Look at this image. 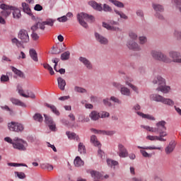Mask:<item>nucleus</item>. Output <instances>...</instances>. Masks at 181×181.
I'll list each match as a JSON object with an SVG mask.
<instances>
[{
  "label": "nucleus",
  "mask_w": 181,
  "mask_h": 181,
  "mask_svg": "<svg viewBox=\"0 0 181 181\" xmlns=\"http://www.w3.org/2000/svg\"><path fill=\"white\" fill-rule=\"evenodd\" d=\"M0 8L3 11L1 13L2 17L6 18L12 13L13 18L18 19L22 16V14H20V9L15 8L13 6H9L5 4H0Z\"/></svg>",
  "instance_id": "nucleus-1"
},
{
  "label": "nucleus",
  "mask_w": 181,
  "mask_h": 181,
  "mask_svg": "<svg viewBox=\"0 0 181 181\" xmlns=\"http://www.w3.org/2000/svg\"><path fill=\"white\" fill-rule=\"evenodd\" d=\"M4 141H5V142H7L10 144H12V146L15 149H17L18 151H22L26 150L27 142H25L22 139H18V137H15L13 138V139H10V137H5L4 139Z\"/></svg>",
  "instance_id": "nucleus-2"
},
{
  "label": "nucleus",
  "mask_w": 181,
  "mask_h": 181,
  "mask_svg": "<svg viewBox=\"0 0 181 181\" xmlns=\"http://www.w3.org/2000/svg\"><path fill=\"white\" fill-rule=\"evenodd\" d=\"M141 128L146 129L148 132L160 134V133H166L165 132V122L160 121L158 123H156V127H151L149 126L141 125Z\"/></svg>",
  "instance_id": "nucleus-3"
},
{
  "label": "nucleus",
  "mask_w": 181,
  "mask_h": 181,
  "mask_svg": "<svg viewBox=\"0 0 181 181\" xmlns=\"http://www.w3.org/2000/svg\"><path fill=\"white\" fill-rule=\"evenodd\" d=\"M153 84L158 85V88H156V91L161 92L164 94H168L170 90V88L168 86H165V81L163 77L157 76L153 81Z\"/></svg>",
  "instance_id": "nucleus-4"
},
{
  "label": "nucleus",
  "mask_w": 181,
  "mask_h": 181,
  "mask_svg": "<svg viewBox=\"0 0 181 181\" xmlns=\"http://www.w3.org/2000/svg\"><path fill=\"white\" fill-rule=\"evenodd\" d=\"M76 20L83 28H88L86 22L92 23L95 21V18L85 13H80L76 15Z\"/></svg>",
  "instance_id": "nucleus-5"
},
{
  "label": "nucleus",
  "mask_w": 181,
  "mask_h": 181,
  "mask_svg": "<svg viewBox=\"0 0 181 181\" xmlns=\"http://www.w3.org/2000/svg\"><path fill=\"white\" fill-rule=\"evenodd\" d=\"M149 98L151 99V101H154L156 103H161L163 105H168V106H173L174 105V101L173 100H170L169 98H165L163 97L160 95L154 93L149 96Z\"/></svg>",
  "instance_id": "nucleus-6"
},
{
  "label": "nucleus",
  "mask_w": 181,
  "mask_h": 181,
  "mask_svg": "<svg viewBox=\"0 0 181 181\" xmlns=\"http://www.w3.org/2000/svg\"><path fill=\"white\" fill-rule=\"evenodd\" d=\"M150 54H151V57H153L156 61L163 62L166 64L170 63V59H169L168 57H165L163 52L157 50H153Z\"/></svg>",
  "instance_id": "nucleus-7"
},
{
  "label": "nucleus",
  "mask_w": 181,
  "mask_h": 181,
  "mask_svg": "<svg viewBox=\"0 0 181 181\" xmlns=\"http://www.w3.org/2000/svg\"><path fill=\"white\" fill-rule=\"evenodd\" d=\"M88 5H90L91 8H93L96 11H105V12H111V7L107 4H103V6H101V4L96 3L95 1H90L88 2Z\"/></svg>",
  "instance_id": "nucleus-8"
},
{
  "label": "nucleus",
  "mask_w": 181,
  "mask_h": 181,
  "mask_svg": "<svg viewBox=\"0 0 181 181\" xmlns=\"http://www.w3.org/2000/svg\"><path fill=\"white\" fill-rule=\"evenodd\" d=\"M53 23H54V20L52 18H48L45 21L42 23H37V25L32 26V31H35L37 29H40L42 30H45V25L53 26Z\"/></svg>",
  "instance_id": "nucleus-9"
},
{
  "label": "nucleus",
  "mask_w": 181,
  "mask_h": 181,
  "mask_svg": "<svg viewBox=\"0 0 181 181\" xmlns=\"http://www.w3.org/2000/svg\"><path fill=\"white\" fill-rule=\"evenodd\" d=\"M158 134H159V136H151V135L146 136V140L151 141H158L161 142H165V139H164V137L168 136V133L161 132Z\"/></svg>",
  "instance_id": "nucleus-10"
},
{
  "label": "nucleus",
  "mask_w": 181,
  "mask_h": 181,
  "mask_svg": "<svg viewBox=\"0 0 181 181\" xmlns=\"http://www.w3.org/2000/svg\"><path fill=\"white\" fill-rule=\"evenodd\" d=\"M8 127L10 132H22V131H23V125L20 124L17 122H10L8 123Z\"/></svg>",
  "instance_id": "nucleus-11"
},
{
  "label": "nucleus",
  "mask_w": 181,
  "mask_h": 181,
  "mask_svg": "<svg viewBox=\"0 0 181 181\" xmlns=\"http://www.w3.org/2000/svg\"><path fill=\"white\" fill-rule=\"evenodd\" d=\"M18 39L22 40V43H28L29 41L28 33L27 30H21L18 32Z\"/></svg>",
  "instance_id": "nucleus-12"
},
{
  "label": "nucleus",
  "mask_w": 181,
  "mask_h": 181,
  "mask_svg": "<svg viewBox=\"0 0 181 181\" xmlns=\"http://www.w3.org/2000/svg\"><path fill=\"white\" fill-rule=\"evenodd\" d=\"M118 156L119 158L128 157V150L126 149L124 145L119 144H118Z\"/></svg>",
  "instance_id": "nucleus-13"
},
{
  "label": "nucleus",
  "mask_w": 181,
  "mask_h": 181,
  "mask_svg": "<svg viewBox=\"0 0 181 181\" xmlns=\"http://www.w3.org/2000/svg\"><path fill=\"white\" fill-rule=\"evenodd\" d=\"M78 61H80V62L83 64V66H85V67H86V69H93V65L91 64V62L86 57H80V58H78Z\"/></svg>",
  "instance_id": "nucleus-14"
},
{
  "label": "nucleus",
  "mask_w": 181,
  "mask_h": 181,
  "mask_svg": "<svg viewBox=\"0 0 181 181\" xmlns=\"http://www.w3.org/2000/svg\"><path fill=\"white\" fill-rule=\"evenodd\" d=\"M153 8L156 12H157L156 13V17L159 18V20H163V16L159 14V13H161L164 11L163 6H160L159 4H153Z\"/></svg>",
  "instance_id": "nucleus-15"
},
{
  "label": "nucleus",
  "mask_w": 181,
  "mask_h": 181,
  "mask_svg": "<svg viewBox=\"0 0 181 181\" xmlns=\"http://www.w3.org/2000/svg\"><path fill=\"white\" fill-rule=\"evenodd\" d=\"M17 92L20 95V96H22L25 98H32L35 99V94L33 93H30L28 95H25L23 93V90L22 89V86H17Z\"/></svg>",
  "instance_id": "nucleus-16"
},
{
  "label": "nucleus",
  "mask_w": 181,
  "mask_h": 181,
  "mask_svg": "<svg viewBox=\"0 0 181 181\" xmlns=\"http://www.w3.org/2000/svg\"><path fill=\"white\" fill-rule=\"evenodd\" d=\"M43 117H45V124L48 125V128L54 132V123L53 122L52 117L47 115H43Z\"/></svg>",
  "instance_id": "nucleus-17"
},
{
  "label": "nucleus",
  "mask_w": 181,
  "mask_h": 181,
  "mask_svg": "<svg viewBox=\"0 0 181 181\" xmlns=\"http://www.w3.org/2000/svg\"><path fill=\"white\" fill-rule=\"evenodd\" d=\"M127 47L129 49L134 50L135 52L141 51V47L134 41L129 40L127 44Z\"/></svg>",
  "instance_id": "nucleus-18"
},
{
  "label": "nucleus",
  "mask_w": 181,
  "mask_h": 181,
  "mask_svg": "<svg viewBox=\"0 0 181 181\" xmlns=\"http://www.w3.org/2000/svg\"><path fill=\"white\" fill-rule=\"evenodd\" d=\"M91 132H93L94 134H103V135H106V136H112L115 134V131H103V130H98L95 129H91Z\"/></svg>",
  "instance_id": "nucleus-19"
},
{
  "label": "nucleus",
  "mask_w": 181,
  "mask_h": 181,
  "mask_svg": "<svg viewBox=\"0 0 181 181\" xmlns=\"http://www.w3.org/2000/svg\"><path fill=\"white\" fill-rule=\"evenodd\" d=\"M180 54L177 52H169V57L173 59V62L181 64V59L179 58Z\"/></svg>",
  "instance_id": "nucleus-20"
},
{
  "label": "nucleus",
  "mask_w": 181,
  "mask_h": 181,
  "mask_svg": "<svg viewBox=\"0 0 181 181\" xmlns=\"http://www.w3.org/2000/svg\"><path fill=\"white\" fill-rule=\"evenodd\" d=\"M175 148V141L174 140L169 142V144L165 148V154L169 155L173 151H174V148Z\"/></svg>",
  "instance_id": "nucleus-21"
},
{
  "label": "nucleus",
  "mask_w": 181,
  "mask_h": 181,
  "mask_svg": "<svg viewBox=\"0 0 181 181\" xmlns=\"http://www.w3.org/2000/svg\"><path fill=\"white\" fill-rule=\"evenodd\" d=\"M91 177L93 178L94 181L103 180V174L100 172L91 170L90 173Z\"/></svg>",
  "instance_id": "nucleus-22"
},
{
  "label": "nucleus",
  "mask_w": 181,
  "mask_h": 181,
  "mask_svg": "<svg viewBox=\"0 0 181 181\" xmlns=\"http://www.w3.org/2000/svg\"><path fill=\"white\" fill-rule=\"evenodd\" d=\"M95 37L96 39V41H98V42H99L101 45H107V39H106V37L100 35L98 33H95Z\"/></svg>",
  "instance_id": "nucleus-23"
},
{
  "label": "nucleus",
  "mask_w": 181,
  "mask_h": 181,
  "mask_svg": "<svg viewBox=\"0 0 181 181\" xmlns=\"http://www.w3.org/2000/svg\"><path fill=\"white\" fill-rule=\"evenodd\" d=\"M57 82L58 83V88H59L60 90H64V86H66V82L64 81V79L62 77H58Z\"/></svg>",
  "instance_id": "nucleus-24"
},
{
  "label": "nucleus",
  "mask_w": 181,
  "mask_h": 181,
  "mask_svg": "<svg viewBox=\"0 0 181 181\" xmlns=\"http://www.w3.org/2000/svg\"><path fill=\"white\" fill-rule=\"evenodd\" d=\"M22 10L23 11V13H27L28 16H32V11L30 10V6L27 3H22Z\"/></svg>",
  "instance_id": "nucleus-25"
},
{
  "label": "nucleus",
  "mask_w": 181,
  "mask_h": 181,
  "mask_svg": "<svg viewBox=\"0 0 181 181\" xmlns=\"http://www.w3.org/2000/svg\"><path fill=\"white\" fill-rule=\"evenodd\" d=\"M124 82L126 83V85H128V86H129L131 89H133L136 93H138V88L131 84V82H132V79L131 78L126 77Z\"/></svg>",
  "instance_id": "nucleus-26"
},
{
  "label": "nucleus",
  "mask_w": 181,
  "mask_h": 181,
  "mask_svg": "<svg viewBox=\"0 0 181 181\" xmlns=\"http://www.w3.org/2000/svg\"><path fill=\"white\" fill-rule=\"evenodd\" d=\"M73 164H74L76 168H81L85 165V162H83L80 157L76 156L75 160H73Z\"/></svg>",
  "instance_id": "nucleus-27"
},
{
  "label": "nucleus",
  "mask_w": 181,
  "mask_h": 181,
  "mask_svg": "<svg viewBox=\"0 0 181 181\" xmlns=\"http://www.w3.org/2000/svg\"><path fill=\"white\" fill-rule=\"evenodd\" d=\"M28 54L30 55V58L33 60V62H38V57L37 54V52L35 49H31L29 50Z\"/></svg>",
  "instance_id": "nucleus-28"
},
{
  "label": "nucleus",
  "mask_w": 181,
  "mask_h": 181,
  "mask_svg": "<svg viewBox=\"0 0 181 181\" xmlns=\"http://www.w3.org/2000/svg\"><path fill=\"white\" fill-rule=\"evenodd\" d=\"M66 136H68V139L70 140H75L76 141H80V138L78 137V136L73 132H66Z\"/></svg>",
  "instance_id": "nucleus-29"
},
{
  "label": "nucleus",
  "mask_w": 181,
  "mask_h": 181,
  "mask_svg": "<svg viewBox=\"0 0 181 181\" xmlns=\"http://www.w3.org/2000/svg\"><path fill=\"white\" fill-rule=\"evenodd\" d=\"M59 62H60V59L57 58L52 59V62L53 64H55V67H54L53 70H55V71L60 73V74H64V69H60L59 70H57V64H58Z\"/></svg>",
  "instance_id": "nucleus-30"
},
{
  "label": "nucleus",
  "mask_w": 181,
  "mask_h": 181,
  "mask_svg": "<svg viewBox=\"0 0 181 181\" xmlns=\"http://www.w3.org/2000/svg\"><path fill=\"white\" fill-rule=\"evenodd\" d=\"M100 118H101V116H100V113H98V112L92 111L91 113H90V119L91 120L96 121Z\"/></svg>",
  "instance_id": "nucleus-31"
},
{
  "label": "nucleus",
  "mask_w": 181,
  "mask_h": 181,
  "mask_svg": "<svg viewBox=\"0 0 181 181\" xmlns=\"http://www.w3.org/2000/svg\"><path fill=\"white\" fill-rule=\"evenodd\" d=\"M10 101H11L12 103L15 105L23 107H27V105H25V103H23V102L20 101L18 99L12 98V99H10Z\"/></svg>",
  "instance_id": "nucleus-32"
},
{
  "label": "nucleus",
  "mask_w": 181,
  "mask_h": 181,
  "mask_svg": "<svg viewBox=\"0 0 181 181\" xmlns=\"http://www.w3.org/2000/svg\"><path fill=\"white\" fill-rule=\"evenodd\" d=\"M46 106H47V107L50 108V110H52V112H53V114H55V115H57V116H60V112H59L58 110H57V107H54V105H52L47 103Z\"/></svg>",
  "instance_id": "nucleus-33"
},
{
  "label": "nucleus",
  "mask_w": 181,
  "mask_h": 181,
  "mask_svg": "<svg viewBox=\"0 0 181 181\" xmlns=\"http://www.w3.org/2000/svg\"><path fill=\"white\" fill-rule=\"evenodd\" d=\"M137 114H138V115H139V117H143L146 119H149V120H151V121L155 120L154 117H153L151 115H146V114H144L143 112H138Z\"/></svg>",
  "instance_id": "nucleus-34"
},
{
  "label": "nucleus",
  "mask_w": 181,
  "mask_h": 181,
  "mask_svg": "<svg viewBox=\"0 0 181 181\" xmlns=\"http://www.w3.org/2000/svg\"><path fill=\"white\" fill-rule=\"evenodd\" d=\"M90 141L91 144H93L95 146H97L98 148H100L101 146V144H100V142L98 141V139H96V136H91Z\"/></svg>",
  "instance_id": "nucleus-35"
},
{
  "label": "nucleus",
  "mask_w": 181,
  "mask_h": 181,
  "mask_svg": "<svg viewBox=\"0 0 181 181\" xmlns=\"http://www.w3.org/2000/svg\"><path fill=\"white\" fill-rule=\"evenodd\" d=\"M78 152H79L80 154H85L86 153V148L83 143L78 144Z\"/></svg>",
  "instance_id": "nucleus-36"
},
{
  "label": "nucleus",
  "mask_w": 181,
  "mask_h": 181,
  "mask_svg": "<svg viewBox=\"0 0 181 181\" xmlns=\"http://www.w3.org/2000/svg\"><path fill=\"white\" fill-rule=\"evenodd\" d=\"M138 148L139 149H143V150H148V151H154V150H160V147H156V146H144V147H141L138 146Z\"/></svg>",
  "instance_id": "nucleus-37"
},
{
  "label": "nucleus",
  "mask_w": 181,
  "mask_h": 181,
  "mask_svg": "<svg viewBox=\"0 0 181 181\" xmlns=\"http://www.w3.org/2000/svg\"><path fill=\"white\" fill-rule=\"evenodd\" d=\"M103 28H106V30H113V31L117 30V27L111 25L106 23H103Z\"/></svg>",
  "instance_id": "nucleus-38"
},
{
  "label": "nucleus",
  "mask_w": 181,
  "mask_h": 181,
  "mask_svg": "<svg viewBox=\"0 0 181 181\" xmlns=\"http://www.w3.org/2000/svg\"><path fill=\"white\" fill-rule=\"evenodd\" d=\"M60 59H62V61H66L69 59H70V52H63V54H62Z\"/></svg>",
  "instance_id": "nucleus-39"
},
{
  "label": "nucleus",
  "mask_w": 181,
  "mask_h": 181,
  "mask_svg": "<svg viewBox=\"0 0 181 181\" xmlns=\"http://www.w3.org/2000/svg\"><path fill=\"white\" fill-rule=\"evenodd\" d=\"M115 13H116V15L119 16V18H121V19H123L124 21L128 20V16H126V14H124V13H122V11L115 10Z\"/></svg>",
  "instance_id": "nucleus-40"
},
{
  "label": "nucleus",
  "mask_w": 181,
  "mask_h": 181,
  "mask_svg": "<svg viewBox=\"0 0 181 181\" xmlns=\"http://www.w3.org/2000/svg\"><path fill=\"white\" fill-rule=\"evenodd\" d=\"M115 13H116V15L119 16V18H121V19H123L124 21L128 20V16H126V14H124V13H122V11L115 10Z\"/></svg>",
  "instance_id": "nucleus-41"
},
{
  "label": "nucleus",
  "mask_w": 181,
  "mask_h": 181,
  "mask_svg": "<svg viewBox=\"0 0 181 181\" xmlns=\"http://www.w3.org/2000/svg\"><path fill=\"white\" fill-rule=\"evenodd\" d=\"M13 174L15 175V177H18L20 180H23L25 179V177H26V175H25V173L22 172L15 171Z\"/></svg>",
  "instance_id": "nucleus-42"
},
{
  "label": "nucleus",
  "mask_w": 181,
  "mask_h": 181,
  "mask_svg": "<svg viewBox=\"0 0 181 181\" xmlns=\"http://www.w3.org/2000/svg\"><path fill=\"white\" fill-rule=\"evenodd\" d=\"M54 67V66H53ZM43 68L48 70L49 72H50V75L53 76L54 74V72L53 70H54V68H52L48 64H43Z\"/></svg>",
  "instance_id": "nucleus-43"
},
{
  "label": "nucleus",
  "mask_w": 181,
  "mask_h": 181,
  "mask_svg": "<svg viewBox=\"0 0 181 181\" xmlns=\"http://www.w3.org/2000/svg\"><path fill=\"white\" fill-rule=\"evenodd\" d=\"M12 71L13 72V74H15V75L18 76V77L23 78V73L17 69V68L12 66Z\"/></svg>",
  "instance_id": "nucleus-44"
},
{
  "label": "nucleus",
  "mask_w": 181,
  "mask_h": 181,
  "mask_svg": "<svg viewBox=\"0 0 181 181\" xmlns=\"http://www.w3.org/2000/svg\"><path fill=\"white\" fill-rule=\"evenodd\" d=\"M110 2L111 4H113V5H115L116 7H118V8L124 7V4H122V3L120 1H117L116 0H110Z\"/></svg>",
  "instance_id": "nucleus-45"
},
{
  "label": "nucleus",
  "mask_w": 181,
  "mask_h": 181,
  "mask_svg": "<svg viewBox=\"0 0 181 181\" xmlns=\"http://www.w3.org/2000/svg\"><path fill=\"white\" fill-rule=\"evenodd\" d=\"M120 89H121L120 90L121 95L129 96L130 95L129 89L125 87L121 88Z\"/></svg>",
  "instance_id": "nucleus-46"
},
{
  "label": "nucleus",
  "mask_w": 181,
  "mask_h": 181,
  "mask_svg": "<svg viewBox=\"0 0 181 181\" xmlns=\"http://www.w3.org/2000/svg\"><path fill=\"white\" fill-rule=\"evenodd\" d=\"M33 120L38 122H42L43 121V117H42V115L37 113L35 115H33Z\"/></svg>",
  "instance_id": "nucleus-47"
},
{
  "label": "nucleus",
  "mask_w": 181,
  "mask_h": 181,
  "mask_svg": "<svg viewBox=\"0 0 181 181\" xmlns=\"http://www.w3.org/2000/svg\"><path fill=\"white\" fill-rule=\"evenodd\" d=\"M106 163L108 164V166H110V167L117 165V161H115V160H111V159H107L106 160Z\"/></svg>",
  "instance_id": "nucleus-48"
},
{
  "label": "nucleus",
  "mask_w": 181,
  "mask_h": 181,
  "mask_svg": "<svg viewBox=\"0 0 181 181\" xmlns=\"http://www.w3.org/2000/svg\"><path fill=\"white\" fill-rule=\"evenodd\" d=\"M88 121H90V119H88V117H85V116L83 115H80L79 117H78V122L85 123L88 122Z\"/></svg>",
  "instance_id": "nucleus-49"
},
{
  "label": "nucleus",
  "mask_w": 181,
  "mask_h": 181,
  "mask_svg": "<svg viewBox=\"0 0 181 181\" xmlns=\"http://www.w3.org/2000/svg\"><path fill=\"white\" fill-rule=\"evenodd\" d=\"M75 92L80 93H86V90L81 87L75 86Z\"/></svg>",
  "instance_id": "nucleus-50"
},
{
  "label": "nucleus",
  "mask_w": 181,
  "mask_h": 181,
  "mask_svg": "<svg viewBox=\"0 0 181 181\" xmlns=\"http://www.w3.org/2000/svg\"><path fill=\"white\" fill-rule=\"evenodd\" d=\"M129 38L132 40H136L138 39V35H136V33L134 32H129Z\"/></svg>",
  "instance_id": "nucleus-51"
},
{
  "label": "nucleus",
  "mask_w": 181,
  "mask_h": 181,
  "mask_svg": "<svg viewBox=\"0 0 181 181\" xmlns=\"http://www.w3.org/2000/svg\"><path fill=\"white\" fill-rule=\"evenodd\" d=\"M8 76L6 75H2L0 76V82L5 83V82H8Z\"/></svg>",
  "instance_id": "nucleus-52"
},
{
  "label": "nucleus",
  "mask_w": 181,
  "mask_h": 181,
  "mask_svg": "<svg viewBox=\"0 0 181 181\" xmlns=\"http://www.w3.org/2000/svg\"><path fill=\"white\" fill-rule=\"evenodd\" d=\"M139 45H144L146 42H148V40L146 39V37L141 36L139 37Z\"/></svg>",
  "instance_id": "nucleus-53"
},
{
  "label": "nucleus",
  "mask_w": 181,
  "mask_h": 181,
  "mask_svg": "<svg viewBox=\"0 0 181 181\" xmlns=\"http://www.w3.org/2000/svg\"><path fill=\"white\" fill-rule=\"evenodd\" d=\"M8 166L10 167H19V166H25L24 164L22 163H8Z\"/></svg>",
  "instance_id": "nucleus-54"
},
{
  "label": "nucleus",
  "mask_w": 181,
  "mask_h": 181,
  "mask_svg": "<svg viewBox=\"0 0 181 181\" xmlns=\"http://www.w3.org/2000/svg\"><path fill=\"white\" fill-rule=\"evenodd\" d=\"M57 21L60 22V23H65V22L68 21V18H67V17L62 16V17L57 18Z\"/></svg>",
  "instance_id": "nucleus-55"
},
{
  "label": "nucleus",
  "mask_w": 181,
  "mask_h": 181,
  "mask_svg": "<svg viewBox=\"0 0 181 181\" xmlns=\"http://www.w3.org/2000/svg\"><path fill=\"white\" fill-rule=\"evenodd\" d=\"M12 43H13L18 47H19L20 46H22V43H21L20 41H18V40H17V38L12 39Z\"/></svg>",
  "instance_id": "nucleus-56"
},
{
  "label": "nucleus",
  "mask_w": 181,
  "mask_h": 181,
  "mask_svg": "<svg viewBox=\"0 0 181 181\" xmlns=\"http://www.w3.org/2000/svg\"><path fill=\"white\" fill-rule=\"evenodd\" d=\"M139 152L141 153V155H143V157H144V158H150L151 157V154L148 153V152H146L144 150H141V151H139Z\"/></svg>",
  "instance_id": "nucleus-57"
},
{
  "label": "nucleus",
  "mask_w": 181,
  "mask_h": 181,
  "mask_svg": "<svg viewBox=\"0 0 181 181\" xmlns=\"http://www.w3.org/2000/svg\"><path fill=\"white\" fill-rule=\"evenodd\" d=\"M112 86H113V87L117 88V89H121L122 88L121 84L119 83H117V82H113L111 83Z\"/></svg>",
  "instance_id": "nucleus-58"
},
{
  "label": "nucleus",
  "mask_w": 181,
  "mask_h": 181,
  "mask_svg": "<svg viewBox=\"0 0 181 181\" xmlns=\"http://www.w3.org/2000/svg\"><path fill=\"white\" fill-rule=\"evenodd\" d=\"M100 116L101 117V118L109 117L110 113H107V112H101V113H100Z\"/></svg>",
  "instance_id": "nucleus-59"
},
{
  "label": "nucleus",
  "mask_w": 181,
  "mask_h": 181,
  "mask_svg": "<svg viewBox=\"0 0 181 181\" xmlns=\"http://www.w3.org/2000/svg\"><path fill=\"white\" fill-rule=\"evenodd\" d=\"M43 9V7L40 6V4H36L35 7H33V10H35L36 11H40Z\"/></svg>",
  "instance_id": "nucleus-60"
},
{
  "label": "nucleus",
  "mask_w": 181,
  "mask_h": 181,
  "mask_svg": "<svg viewBox=\"0 0 181 181\" xmlns=\"http://www.w3.org/2000/svg\"><path fill=\"white\" fill-rule=\"evenodd\" d=\"M98 156H100V158H103L105 157V152H103L101 149L98 150Z\"/></svg>",
  "instance_id": "nucleus-61"
},
{
  "label": "nucleus",
  "mask_w": 181,
  "mask_h": 181,
  "mask_svg": "<svg viewBox=\"0 0 181 181\" xmlns=\"http://www.w3.org/2000/svg\"><path fill=\"white\" fill-rule=\"evenodd\" d=\"M32 39L33 40H38V35L35 33V30L33 31V33H32Z\"/></svg>",
  "instance_id": "nucleus-62"
},
{
  "label": "nucleus",
  "mask_w": 181,
  "mask_h": 181,
  "mask_svg": "<svg viewBox=\"0 0 181 181\" xmlns=\"http://www.w3.org/2000/svg\"><path fill=\"white\" fill-rule=\"evenodd\" d=\"M174 35L176 36V37H177V39H180L181 37V33L176 30V31H174Z\"/></svg>",
  "instance_id": "nucleus-63"
},
{
  "label": "nucleus",
  "mask_w": 181,
  "mask_h": 181,
  "mask_svg": "<svg viewBox=\"0 0 181 181\" xmlns=\"http://www.w3.org/2000/svg\"><path fill=\"white\" fill-rule=\"evenodd\" d=\"M173 4H176V6H180L181 0H173Z\"/></svg>",
  "instance_id": "nucleus-64"
}]
</instances>
